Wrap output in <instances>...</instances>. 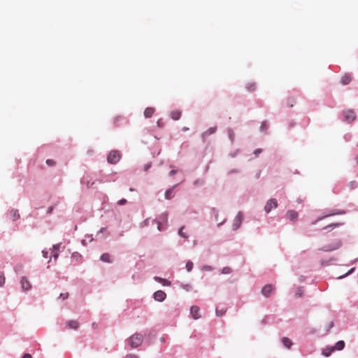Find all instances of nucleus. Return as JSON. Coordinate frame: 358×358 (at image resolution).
Returning a JSON list of instances; mask_svg holds the SVG:
<instances>
[{"mask_svg":"<svg viewBox=\"0 0 358 358\" xmlns=\"http://www.w3.org/2000/svg\"><path fill=\"white\" fill-rule=\"evenodd\" d=\"M143 341V336L138 333L134 334L129 338V343L131 348H135L140 346Z\"/></svg>","mask_w":358,"mask_h":358,"instance_id":"obj_1","label":"nucleus"},{"mask_svg":"<svg viewBox=\"0 0 358 358\" xmlns=\"http://www.w3.org/2000/svg\"><path fill=\"white\" fill-rule=\"evenodd\" d=\"M121 159V155L118 150H112L107 157V161L109 164H115Z\"/></svg>","mask_w":358,"mask_h":358,"instance_id":"obj_2","label":"nucleus"},{"mask_svg":"<svg viewBox=\"0 0 358 358\" xmlns=\"http://www.w3.org/2000/svg\"><path fill=\"white\" fill-rule=\"evenodd\" d=\"M342 242L340 239H336L332 243L324 246L320 250L324 252H331L341 248Z\"/></svg>","mask_w":358,"mask_h":358,"instance_id":"obj_3","label":"nucleus"},{"mask_svg":"<svg viewBox=\"0 0 358 358\" xmlns=\"http://www.w3.org/2000/svg\"><path fill=\"white\" fill-rule=\"evenodd\" d=\"M277 206V200L275 199H271L267 201L266 204L265 205L264 210L266 211V213H268L271 212L272 209L276 208Z\"/></svg>","mask_w":358,"mask_h":358,"instance_id":"obj_4","label":"nucleus"},{"mask_svg":"<svg viewBox=\"0 0 358 358\" xmlns=\"http://www.w3.org/2000/svg\"><path fill=\"white\" fill-rule=\"evenodd\" d=\"M243 222V214L241 212H238L236 215V217L234 220V222L232 224V227L234 230L238 229L240 226L241 225V223Z\"/></svg>","mask_w":358,"mask_h":358,"instance_id":"obj_5","label":"nucleus"},{"mask_svg":"<svg viewBox=\"0 0 358 358\" xmlns=\"http://www.w3.org/2000/svg\"><path fill=\"white\" fill-rule=\"evenodd\" d=\"M274 287L272 285L268 284L266 285L262 289V294L265 296L266 297L270 296L271 293L273 292Z\"/></svg>","mask_w":358,"mask_h":358,"instance_id":"obj_6","label":"nucleus"},{"mask_svg":"<svg viewBox=\"0 0 358 358\" xmlns=\"http://www.w3.org/2000/svg\"><path fill=\"white\" fill-rule=\"evenodd\" d=\"M343 115H344V117H345V121L348 122H351L352 121H354L356 118V115H355V113L353 110H348L347 111H345L343 113Z\"/></svg>","mask_w":358,"mask_h":358,"instance_id":"obj_7","label":"nucleus"},{"mask_svg":"<svg viewBox=\"0 0 358 358\" xmlns=\"http://www.w3.org/2000/svg\"><path fill=\"white\" fill-rule=\"evenodd\" d=\"M153 296L156 301L162 302L165 300L166 294L162 290H158L154 293Z\"/></svg>","mask_w":358,"mask_h":358,"instance_id":"obj_8","label":"nucleus"},{"mask_svg":"<svg viewBox=\"0 0 358 358\" xmlns=\"http://www.w3.org/2000/svg\"><path fill=\"white\" fill-rule=\"evenodd\" d=\"M190 313L194 320L199 319L201 317L200 308L197 306H192L190 308Z\"/></svg>","mask_w":358,"mask_h":358,"instance_id":"obj_9","label":"nucleus"},{"mask_svg":"<svg viewBox=\"0 0 358 358\" xmlns=\"http://www.w3.org/2000/svg\"><path fill=\"white\" fill-rule=\"evenodd\" d=\"M299 214L296 211L293 210H289L286 213V217L290 221H296L298 218Z\"/></svg>","mask_w":358,"mask_h":358,"instance_id":"obj_10","label":"nucleus"},{"mask_svg":"<svg viewBox=\"0 0 358 358\" xmlns=\"http://www.w3.org/2000/svg\"><path fill=\"white\" fill-rule=\"evenodd\" d=\"M20 282L23 290H28L31 288V284L25 277L22 278Z\"/></svg>","mask_w":358,"mask_h":358,"instance_id":"obj_11","label":"nucleus"},{"mask_svg":"<svg viewBox=\"0 0 358 358\" xmlns=\"http://www.w3.org/2000/svg\"><path fill=\"white\" fill-rule=\"evenodd\" d=\"M66 325L69 329H78L79 327V323L76 320H69L66 322Z\"/></svg>","mask_w":358,"mask_h":358,"instance_id":"obj_12","label":"nucleus"},{"mask_svg":"<svg viewBox=\"0 0 358 358\" xmlns=\"http://www.w3.org/2000/svg\"><path fill=\"white\" fill-rule=\"evenodd\" d=\"M155 109L152 107H148L144 110V116L146 118L151 117L154 114Z\"/></svg>","mask_w":358,"mask_h":358,"instance_id":"obj_13","label":"nucleus"},{"mask_svg":"<svg viewBox=\"0 0 358 358\" xmlns=\"http://www.w3.org/2000/svg\"><path fill=\"white\" fill-rule=\"evenodd\" d=\"M217 127H210L208 129H207L205 132L203 133L202 137L204 139L205 138L208 137V136L214 134L216 131Z\"/></svg>","mask_w":358,"mask_h":358,"instance_id":"obj_14","label":"nucleus"},{"mask_svg":"<svg viewBox=\"0 0 358 358\" xmlns=\"http://www.w3.org/2000/svg\"><path fill=\"white\" fill-rule=\"evenodd\" d=\"M10 216L13 221L20 218V214L17 210L13 209L10 211Z\"/></svg>","mask_w":358,"mask_h":358,"instance_id":"obj_15","label":"nucleus"},{"mask_svg":"<svg viewBox=\"0 0 358 358\" xmlns=\"http://www.w3.org/2000/svg\"><path fill=\"white\" fill-rule=\"evenodd\" d=\"M345 342L343 341H338L334 346H333L335 350H342L345 348Z\"/></svg>","mask_w":358,"mask_h":358,"instance_id":"obj_16","label":"nucleus"},{"mask_svg":"<svg viewBox=\"0 0 358 358\" xmlns=\"http://www.w3.org/2000/svg\"><path fill=\"white\" fill-rule=\"evenodd\" d=\"M334 351L333 346L332 347H327L322 350V354L324 357H329L331 354Z\"/></svg>","mask_w":358,"mask_h":358,"instance_id":"obj_17","label":"nucleus"},{"mask_svg":"<svg viewBox=\"0 0 358 358\" xmlns=\"http://www.w3.org/2000/svg\"><path fill=\"white\" fill-rule=\"evenodd\" d=\"M171 117L174 120H178L181 117V111L178 110L172 111L171 113Z\"/></svg>","mask_w":358,"mask_h":358,"instance_id":"obj_18","label":"nucleus"},{"mask_svg":"<svg viewBox=\"0 0 358 358\" xmlns=\"http://www.w3.org/2000/svg\"><path fill=\"white\" fill-rule=\"evenodd\" d=\"M175 187L176 185L166 191L164 196L166 199H171L173 197V189Z\"/></svg>","mask_w":358,"mask_h":358,"instance_id":"obj_19","label":"nucleus"},{"mask_svg":"<svg viewBox=\"0 0 358 358\" xmlns=\"http://www.w3.org/2000/svg\"><path fill=\"white\" fill-rule=\"evenodd\" d=\"M100 259L102 262H108V263L112 262L110 255L108 253H103L101 256Z\"/></svg>","mask_w":358,"mask_h":358,"instance_id":"obj_20","label":"nucleus"},{"mask_svg":"<svg viewBox=\"0 0 358 358\" xmlns=\"http://www.w3.org/2000/svg\"><path fill=\"white\" fill-rule=\"evenodd\" d=\"M155 280L162 283L163 285L169 286L171 285V282L159 277H155Z\"/></svg>","mask_w":358,"mask_h":358,"instance_id":"obj_21","label":"nucleus"},{"mask_svg":"<svg viewBox=\"0 0 358 358\" xmlns=\"http://www.w3.org/2000/svg\"><path fill=\"white\" fill-rule=\"evenodd\" d=\"M350 81H351V76L348 74L344 75L341 78V82L343 85H348Z\"/></svg>","mask_w":358,"mask_h":358,"instance_id":"obj_22","label":"nucleus"},{"mask_svg":"<svg viewBox=\"0 0 358 358\" xmlns=\"http://www.w3.org/2000/svg\"><path fill=\"white\" fill-rule=\"evenodd\" d=\"M282 342L285 347H286L287 348H290L291 346L292 345V341L287 337L282 338Z\"/></svg>","mask_w":358,"mask_h":358,"instance_id":"obj_23","label":"nucleus"},{"mask_svg":"<svg viewBox=\"0 0 358 358\" xmlns=\"http://www.w3.org/2000/svg\"><path fill=\"white\" fill-rule=\"evenodd\" d=\"M60 244H57L53 245V251H52V256L54 257L55 259H56L59 255V249Z\"/></svg>","mask_w":358,"mask_h":358,"instance_id":"obj_24","label":"nucleus"},{"mask_svg":"<svg viewBox=\"0 0 358 358\" xmlns=\"http://www.w3.org/2000/svg\"><path fill=\"white\" fill-rule=\"evenodd\" d=\"M226 312H227L226 308H222L221 309L216 308V310H215L216 315L218 317H220V316L224 315Z\"/></svg>","mask_w":358,"mask_h":358,"instance_id":"obj_25","label":"nucleus"},{"mask_svg":"<svg viewBox=\"0 0 358 358\" xmlns=\"http://www.w3.org/2000/svg\"><path fill=\"white\" fill-rule=\"evenodd\" d=\"M247 89L249 92H253L256 89V85L255 83H248L247 85Z\"/></svg>","mask_w":358,"mask_h":358,"instance_id":"obj_26","label":"nucleus"},{"mask_svg":"<svg viewBox=\"0 0 358 358\" xmlns=\"http://www.w3.org/2000/svg\"><path fill=\"white\" fill-rule=\"evenodd\" d=\"M343 213H344L343 211L331 213L329 215H324L323 217H321L318 218L317 221L321 220L324 219V217H329V216H331V215H338V214H343Z\"/></svg>","mask_w":358,"mask_h":358,"instance_id":"obj_27","label":"nucleus"},{"mask_svg":"<svg viewBox=\"0 0 358 358\" xmlns=\"http://www.w3.org/2000/svg\"><path fill=\"white\" fill-rule=\"evenodd\" d=\"M343 224L342 223H333V224H331L325 227H324V229H329V228H335V227H340Z\"/></svg>","mask_w":358,"mask_h":358,"instance_id":"obj_28","label":"nucleus"},{"mask_svg":"<svg viewBox=\"0 0 358 358\" xmlns=\"http://www.w3.org/2000/svg\"><path fill=\"white\" fill-rule=\"evenodd\" d=\"M87 177L83 178V183L85 184L88 187H92L93 185L94 184V182H92L90 183L89 180H87Z\"/></svg>","mask_w":358,"mask_h":358,"instance_id":"obj_29","label":"nucleus"},{"mask_svg":"<svg viewBox=\"0 0 358 358\" xmlns=\"http://www.w3.org/2000/svg\"><path fill=\"white\" fill-rule=\"evenodd\" d=\"M303 294V290L301 287H299L297 288L296 292H295V296L296 297H301Z\"/></svg>","mask_w":358,"mask_h":358,"instance_id":"obj_30","label":"nucleus"},{"mask_svg":"<svg viewBox=\"0 0 358 358\" xmlns=\"http://www.w3.org/2000/svg\"><path fill=\"white\" fill-rule=\"evenodd\" d=\"M193 262H190V261H188L186 264V268H187V271H191L193 268Z\"/></svg>","mask_w":358,"mask_h":358,"instance_id":"obj_31","label":"nucleus"},{"mask_svg":"<svg viewBox=\"0 0 358 358\" xmlns=\"http://www.w3.org/2000/svg\"><path fill=\"white\" fill-rule=\"evenodd\" d=\"M184 228V227H181L178 231V234L181 237L187 238V236L183 232Z\"/></svg>","mask_w":358,"mask_h":358,"instance_id":"obj_32","label":"nucleus"},{"mask_svg":"<svg viewBox=\"0 0 358 358\" xmlns=\"http://www.w3.org/2000/svg\"><path fill=\"white\" fill-rule=\"evenodd\" d=\"M5 283V276L2 272H0V287H2Z\"/></svg>","mask_w":358,"mask_h":358,"instance_id":"obj_33","label":"nucleus"},{"mask_svg":"<svg viewBox=\"0 0 358 358\" xmlns=\"http://www.w3.org/2000/svg\"><path fill=\"white\" fill-rule=\"evenodd\" d=\"M267 128H268V124H267V122H266V121L263 122L262 123L261 127H260V129H261V131H264V130H266Z\"/></svg>","mask_w":358,"mask_h":358,"instance_id":"obj_34","label":"nucleus"},{"mask_svg":"<svg viewBox=\"0 0 358 358\" xmlns=\"http://www.w3.org/2000/svg\"><path fill=\"white\" fill-rule=\"evenodd\" d=\"M46 164L48 165V166H54L55 165V162L52 159H47L46 160Z\"/></svg>","mask_w":358,"mask_h":358,"instance_id":"obj_35","label":"nucleus"},{"mask_svg":"<svg viewBox=\"0 0 358 358\" xmlns=\"http://www.w3.org/2000/svg\"><path fill=\"white\" fill-rule=\"evenodd\" d=\"M231 273V268H229V267H224L223 269H222V273H224V274H228Z\"/></svg>","mask_w":358,"mask_h":358,"instance_id":"obj_36","label":"nucleus"},{"mask_svg":"<svg viewBox=\"0 0 358 358\" xmlns=\"http://www.w3.org/2000/svg\"><path fill=\"white\" fill-rule=\"evenodd\" d=\"M61 298H62L63 300H65L68 298L69 296V294L66 292V293H62L60 294V296H59Z\"/></svg>","mask_w":358,"mask_h":358,"instance_id":"obj_37","label":"nucleus"},{"mask_svg":"<svg viewBox=\"0 0 358 358\" xmlns=\"http://www.w3.org/2000/svg\"><path fill=\"white\" fill-rule=\"evenodd\" d=\"M354 270H355V268H351L347 273H345L343 275L339 276L338 278H342L348 275V274L352 273L354 271Z\"/></svg>","mask_w":358,"mask_h":358,"instance_id":"obj_38","label":"nucleus"},{"mask_svg":"<svg viewBox=\"0 0 358 358\" xmlns=\"http://www.w3.org/2000/svg\"><path fill=\"white\" fill-rule=\"evenodd\" d=\"M124 358H138V357L136 355L129 354V355H126Z\"/></svg>","mask_w":358,"mask_h":358,"instance_id":"obj_39","label":"nucleus"},{"mask_svg":"<svg viewBox=\"0 0 358 358\" xmlns=\"http://www.w3.org/2000/svg\"><path fill=\"white\" fill-rule=\"evenodd\" d=\"M127 203V200L124 199H122L118 201V204L120 205H124Z\"/></svg>","mask_w":358,"mask_h":358,"instance_id":"obj_40","label":"nucleus"},{"mask_svg":"<svg viewBox=\"0 0 358 358\" xmlns=\"http://www.w3.org/2000/svg\"><path fill=\"white\" fill-rule=\"evenodd\" d=\"M261 152H262V149H259H259H257V150H255L254 154H255L256 156H257V155H258L259 153H261Z\"/></svg>","mask_w":358,"mask_h":358,"instance_id":"obj_41","label":"nucleus"},{"mask_svg":"<svg viewBox=\"0 0 358 358\" xmlns=\"http://www.w3.org/2000/svg\"><path fill=\"white\" fill-rule=\"evenodd\" d=\"M22 358H32L30 354L26 353L23 355Z\"/></svg>","mask_w":358,"mask_h":358,"instance_id":"obj_42","label":"nucleus"},{"mask_svg":"<svg viewBox=\"0 0 358 358\" xmlns=\"http://www.w3.org/2000/svg\"><path fill=\"white\" fill-rule=\"evenodd\" d=\"M52 210H53V207L52 206H50L48 208V210H47V213H51L52 212Z\"/></svg>","mask_w":358,"mask_h":358,"instance_id":"obj_43","label":"nucleus"},{"mask_svg":"<svg viewBox=\"0 0 358 358\" xmlns=\"http://www.w3.org/2000/svg\"><path fill=\"white\" fill-rule=\"evenodd\" d=\"M176 171H175V170H171V171H170V173H169V175H170V176H173V175H175V174H176Z\"/></svg>","mask_w":358,"mask_h":358,"instance_id":"obj_44","label":"nucleus"},{"mask_svg":"<svg viewBox=\"0 0 358 358\" xmlns=\"http://www.w3.org/2000/svg\"><path fill=\"white\" fill-rule=\"evenodd\" d=\"M42 252H43V257H44L45 258H46V257H47V255H48V252H47V251H44V250H43Z\"/></svg>","mask_w":358,"mask_h":358,"instance_id":"obj_45","label":"nucleus"},{"mask_svg":"<svg viewBox=\"0 0 358 358\" xmlns=\"http://www.w3.org/2000/svg\"><path fill=\"white\" fill-rule=\"evenodd\" d=\"M157 228L159 231L162 230V224L160 223H158V226H157Z\"/></svg>","mask_w":358,"mask_h":358,"instance_id":"obj_46","label":"nucleus"},{"mask_svg":"<svg viewBox=\"0 0 358 358\" xmlns=\"http://www.w3.org/2000/svg\"><path fill=\"white\" fill-rule=\"evenodd\" d=\"M294 103V101L293 99L291 100L290 101V104H289V106L290 107H292L293 106V103Z\"/></svg>","mask_w":358,"mask_h":358,"instance_id":"obj_47","label":"nucleus"},{"mask_svg":"<svg viewBox=\"0 0 358 358\" xmlns=\"http://www.w3.org/2000/svg\"><path fill=\"white\" fill-rule=\"evenodd\" d=\"M189 287H190V286H189V285H187L184 286L183 287H184L185 289L188 290Z\"/></svg>","mask_w":358,"mask_h":358,"instance_id":"obj_48","label":"nucleus"},{"mask_svg":"<svg viewBox=\"0 0 358 358\" xmlns=\"http://www.w3.org/2000/svg\"><path fill=\"white\" fill-rule=\"evenodd\" d=\"M236 172H238L237 170H231V171L229 172V173H236Z\"/></svg>","mask_w":358,"mask_h":358,"instance_id":"obj_49","label":"nucleus"},{"mask_svg":"<svg viewBox=\"0 0 358 358\" xmlns=\"http://www.w3.org/2000/svg\"><path fill=\"white\" fill-rule=\"evenodd\" d=\"M164 220H165V221H167V215H166V214H165V215H164Z\"/></svg>","mask_w":358,"mask_h":358,"instance_id":"obj_50","label":"nucleus"},{"mask_svg":"<svg viewBox=\"0 0 358 358\" xmlns=\"http://www.w3.org/2000/svg\"><path fill=\"white\" fill-rule=\"evenodd\" d=\"M355 160H356L357 164H358V155L355 157Z\"/></svg>","mask_w":358,"mask_h":358,"instance_id":"obj_51","label":"nucleus"},{"mask_svg":"<svg viewBox=\"0 0 358 358\" xmlns=\"http://www.w3.org/2000/svg\"><path fill=\"white\" fill-rule=\"evenodd\" d=\"M332 327H333V322H331L329 324V329L331 328Z\"/></svg>","mask_w":358,"mask_h":358,"instance_id":"obj_52","label":"nucleus"},{"mask_svg":"<svg viewBox=\"0 0 358 358\" xmlns=\"http://www.w3.org/2000/svg\"><path fill=\"white\" fill-rule=\"evenodd\" d=\"M187 129H188V128L184 127V128L182 129V131H186V130H187Z\"/></svg>","mask_w":358,"mask_h":358,"instance_id":"obj_53","label":"nucleus"},{"mask_svg":"<svg viewBox=\"0 0 358 358\" xmlns=\"http://www.w3.org/2000/svg\"><path fill=\"white\" fill-rule=\"evenodd\" d=\"M205 268H206V269H210V266H205Z\"/></svg>","mask_w":358,"mask_h":358,"instance_id":"obj_54","label":"nucleus"},{"mask_svg":"<svg viewBox=\"0 0 358 358\" xmlns=\"http://www.w3.org/2000/svg\"><path fill=\"white\" fill-rule=\"evenodd\" d=\"M157 124L160 127L161 122H159V121H158Z\"/></svg>","mask_w":358,"mask_h":358,"instance_id":"obj_55","label":"nucleus"},{"mask_svg":"<svg viewBox=\"0 0 358 358\" xmlns=\"http://www.w3.org/2000/svg\"><path fill=\"white\" fill-rule=\"evenodd\" d=\"M148 167H149V166H146L145 167V170H147V169H148Z\"/></svg>","mask_w":358,"mask_h":358,"instance_id":"obj_56","label":"nucleus"}]
</instances>
